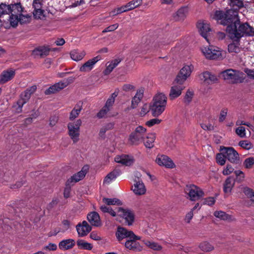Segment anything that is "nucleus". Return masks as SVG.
<instances>
[{
  "label": "nucleus",
  "mask_w": 254,
  "mask_h": 254,
  "mask_svg": "<svg viewBox=\"0 0 254 254\" xmlns=\"http://www.w3.org/2000/svg\"><path fill=\"white\" fill-rule=\"evenodd\" d=\"M214 17L220 21L221 24L227 25L226 33L233 41H239L243 37L254 36V28L248 23L240 24L236 12L230 10L225 14L221 10H218L215 12Z\"/></svg>",
  "instance_id": "obj_1"
},
{
  "label": "nucleus",
  "mask_w": 254,
  "mask_h": 254,
  "mask_svg": "<svg viewBox=\"0 0 254 254\" xmlns=\"http://www.w3.org/2000/svg\"><path fill=\"white\" fill-rule=\"evenodd\" d=\"M9 21L10 25L13 27L17 26L18 23L21 24L29 23L31 16L28 14L24 7L20 3L9 4Z\"/></svg>",
  "instance_id": "obj_2"
},
{
  "label": "nucleus",
  "mask_w": 254,
  "mask_h": 254,
  "mask_svg": "<svg viewBox=\"0 0 254 254\" xmlns=\"http://www.w3.org/2000/svg\"><path fill=\"white\" fill-rule=\"evenodd\" d=\"M167 100L166 95L162 93H158L154 97L152 104L150 105V110L154 117L161 115L165 111Z\"/></svg>",
  "instance_id": "obj_3"
},
{
  "label": "nucleus",
  "mask_w": 254,
  "mask_h": 254,
  "mask_svg": "<svg viewBox=\"0 0 254 254\" xmlns=\"http://www.w3.org/2000/svg\"><path fill=\"white\" fill-rule=\"evenodd\" d=\"M146 128L141 126L135 127L129 135L128 141L132 145H138L142 142L146 134Z\"/></svg>",
  "instance_id": "obj_4"
},
{
  "label": "nucleus",
  "mask_w": 254,
  "mask_h": 254,
  "mask_svg": "<svg viewBox=\"0 0 254 254\" xmlns=\"http://www.w3.org/2000/svg\"><path fill=\"white\" fill-rule=\"evenodd\" d=\"M82 124L80 119L69 122L67 125L68 135L74 143L79 140L80 127Z\"/></svg>",
  "instance_id": "obj_5"
},
{
  "label": "nucleus",
  "mask_w": 254,
  "mask_h": 254,
  "mask_svg": "<svg viewBox=\"0 0 254 254\" xmlns=\"http://www.w3.org/2000/svg\"><path fill=\"white\" fill-rule=\"evenodd\" d=\"M223 78L231 83H241L244 80L243 73L232 69L226 70L221 72Z\"/></svg>",
  "instance_id": "obj_6"
},
{
  "label": "nucleus",
  "mask_w": 254,
  "mask_h": 254,
  "mask_svg": "<svg viewBox=\"0 0 254 254\" xmlns=\"http://www.w3.org/2000/svg\"><path fill=\"white\" fill-rule=\"evenodd\" d=\"M201 52L205 57L209 60H217L222 58L221 51L218 47L212 46L203 47Z\"/></svg>",
  "instance_id": "obj_7"
},
{
  "label": "nucleus",
  "mask_w": 254,
  "mask_h": 254,
  "mask_svg": "<svg viewBox=\"0 0 254 254\" xmlns=\"http://www.w3.org/2000/svg\"><path fill=\"white\" fill-rule=\"evenodd\" d=\"M186 192L191 201H196L204 195V192L199 187L194 185L187 186Z\"/></svg>",
  "instance_id": "obj_8"
},
{
  "label": "nucleus",
  "mask_w": 254,
  "mask_h": 254,
  "mask_svg": "<svg viewBox=\"0 0 254 254\" xmlns=\"http://www.w3.org/2000/svg\"><path fill=\"white\" fill-rule=\"evenodd\" d=\"M36 89V86H32L20 94V99L17 102V105L18 106L17 110L18 112L21 111L23 105L29 101L31 94L35 92Z\"/></svg>",
  "instance_id": "obj_9"
},
{
  "label": "nucleus",
  "mask_w": 254,
  "mask_h": 254,
  "mask_svg": "<svg viewBox=\"0 0 254 254\" xmlns=\"http://www.w3.org/2000/svg\"><path fill=\"white\" fill-rule=\"evenodd\" d=\"M193 69L191 64L185 65L180 70L175 79L177 83L184 84L189 77Z\"/></svg>",
  "instance_id": "obj_10"
},
{
  "label": "nucleus",
  "mask_w": 254,
  "mask_h": 254,
  "mask_svg": "<svg viewBox=\"0 0 254 254\" xmlns=\"http://www.w3.org/2000/svg\"><path fill=\"white\" fill-rule=\"evenodd\" d=\"M220 151H223L227 159L232 163L238 164L240 162V156L238 152L231 147H222Z\"/></svg>",
  "instance_id": "obj_11"
},
{
  "label": "nucleus",
  "mask_w": 254,
  "mask_h": 254,
  "mask_svg": "<svg viewBox=\"0 0 254 254\" xmlns=\"http://www.w3.org/2000/svg\"><path fill=\"white\" fill-rule=\"evenodd\" d=\"M185 88L184 84L177 83L175 79L172 86L171 87L169 97L171 100H173L179 97Z\"/></svg>",
  "instance_id": "obj_12"
},
{
  "label": "nucleus",
  "mask_w": 254,
  "mask_h": 254,
  "mask_svg": "<svg viewBox=\"0 0 254 254\" xmlns=\"http://www.w3.org/2000/svg\"><path fill=\"white\" fill-rule=\"evenodd\" d=\"M89 170L88 165L84 166L81 171L71 176L66 182V186L70 185L72 183H75L84 178Z\"/></svg>",
  "instance_id": "obj_13"
},
{
  "label": "nucleus",
  "mask_w": 254,
  "mask_h": 254,
  "mask_svg": "<svg viewBox=\"0 0 254 254\" xmlns=\"http://www.w3.org/2000/svg\"><path fill=\"white\" fill-rule=\"evenodd\" d=\"M118 241H120L124 239L136 238L139 239V237L136 236L132 231H128L123 227H118L116 233Z\"/></svg>",
  "instance_id": "obj_14"
},
{
  "label": "nucleus",
  "mask_w": 254,
  "mask_h": 254,
  "mask_svg": "<svg viewBox=\"0 0 254 254\" xmlns=\"http://www.w3.org/2000/svg\"><path fill=\"white\" fill-rule=\"evenodd\" d=\"M155 162L159 166L167 168H173L175 167V165L172 159L165 155H158Z\"/></svg>",
  "instance_id": "obj_15"
},
{
  "label": "nucleus",
  "mask_w": 254,
  "mask_h": 254,
  "mask_svg": "<svg viewBox=\"0 0 254 254\" xmlns=\"http://www.w3.org/2000/svg\"><path fill=\"white\" fill-rule=\"evenodd\" d=\"M133 193L136 195H142L146 192V187L143 182L138 178L134 181V184L132 187Z\"/></svg>",
  "instance_id": "obj_16"
},
{
  "label": "nucleus",
  "mask_w": 254,
  "mask_h": 254,
  "mask_svg": "<svg viewBox=\"0 0 254 254\" xmlns=\"http://www.w3.org/2000/svg\"><path fill=\"white\" fill-rule=\"evenodd\" d=\"M118 215L124 218L128 225H131L134 221V215L129 210L119 208Z\"/></svg>",
  "instance_id": "obj_17"
},
{
  "label": "nucleus",
  "mask_w": 254,
  "mask_h": 254,
  "mask_svg": "<svg viewBox=\"0 0 254 254\" xmlns=\"http://www.w3.org/2000/svg\"><path fill=\"white\" fill-rule=\"evenodd\" d=\"M101 59L100 56H96L85 63L80 66L79 70L81 72L89 71L93 69L96 63Z\"/></svg>",
  "instance_id": "obj_18"
},
{
  "label": "nucleus",
  "mask_w": 254,
  "mask_h": 254,
  "mask_svg": "<svg viewBox=\"0 0 254 254\" xmlns=\"http://www.w3.org/2000/svg\"><path fill=\"white\" fill-rule=\"evenodd\" d=\"M78 235L79 237L86 236L91 230V227L86 221L79 223L76 226Z\"/></svg>",
  "instance_id": "obj_19"
},
{
  "label": "nucleus",
  "mask_w": 254,
  "mask_h": 254,
  "mask_svg": "<svg viewBox=\"0 0 254 254\" xmlns=\"http://www.w3.org/2000/svg\"><path fill=\"white\" fill-rule=\"evenodd\" d=\"M139 239L136 238H129L125 243V246L126 248L130 250L134 251H141L142 250V247L140 245L139 243L136 241L140 240Z\"/></svg>",
  "instance_id": "obj_20"
},
{
  "label": "nucleus",
  "mask_w": 254,
  "mask_h": 254,
  "mask_svg": "<svg viewBox=\"0 0 254 254\" xmlns=\"http://www.w3.org/2000/svg\"><path fill=\"white\" fill-rule=\"evenodd\" d=\"M115 161L126 166H130L134 162L133 157L128 155H118L115 157Z\"/></svg>",
  "instance_id": "obj_21"
},
{
  "label": "nucleus",
  "mask_w": 254,
  "mask_h": 254,
  "mask_svg": "<svg viewBox=\"0 0 254 254\" xmlns=\"http://www.w3.org/2000/svg\"><path fill=\"white\" fill-rule=\"evenodd\" d=\"M55 51V49H51L49 46H41L35 48L33 50L32 55L35 57L38 56H47L51 51Z\"/></svg>",
  "instance_id": "obj_22"
},
{
  "label": "nucleus",
  "mask_w": 254,
  "mask_h": 254,
  "mask_svg": "<svg viewBox=\"0 0 254 254\" xmlns=\"http://www.w3.org/2000/svg\"><path fill=\"white\" fill-rule=\"evenodd\" d=\"M197 27L200 35L208 41L207 34L211 30L209 24L204 21H199L197 24Z\"/></svg>",
  "instance_id": "obj_23"
},
{
  "label": "nucleus",
  "mask_w": 254,
  "mask_h": 254,
  "mask_svg": "<svg viewBox=\"0 0 254 254\" xmlns=\"http://www.w3.org/2000/svg\"><path fill=\"white\" fill-rule=\"evenodd\" d=\"M144 90L143 88H140L137 90L135 95L132 97L130 108L135 109L140 103L143 97Z\"/></svg>",
  "instance_id": "obj_24"
},
{
  "label": "nucleus",
  "mask_w": 254,
  "mask_h": 254,
  "mask_svg": "<svg viewBox=\"0 0 254 254\" xmlns=\"http://www.w3.org/2000/svg\"><path fill=\"white\" fill-rule=\"evenodd\" d=\"M200 78L204 84H212L217 80V77L215 75L211 74L208 71L203 72L200 75Z\"/></svg>",
  "instance_id": "obj_25"
},
{
  "label": "nucleus",
  "mask_w": 254,
  "mask_h": 254,
  "mask_svg": "<svg viewBox=\"0 0 254 254\" xmlns=\"http://www.w3.org/2000/svg\"><path fill=\"white\" fill-rule=\"evenodd\" d=\"M15 75V70L9 69L4 70L0 75V84H3L10 80Z\"/></svg>",
  "instance_id": "obj_26"
},
{
  "label": "nucleus",
  "mask_w": 254,
  "mask_h": 254,
  "mask_svg": "<svg viewBox=\"0 0 254 254\" xmlns=\"http://www.w3.org/2000/svg\"><path fill=\"white\" fill-rule=\"evenodd\" d=\"M229 5L231 7L230 9L227 10L225 12L221 11L224 14H227L228 12L230 10L238 13V10L244 7L243 1L241 0H230ZM237 14H238V13Z\"/></svg>",
  "instance_id": "obj_27"
},
{
  "label": "nucleus",
  "mask_w": 254,
  "mask_h": 254,
  "mask_svg": "<svg viewBox=\"0 0 254 254\" xmlns=\"http://www.w3.org/2000/svg\"><path fill=\"white\" fill-rule=\"evenodd\" d=\"M87 218L89 223L92 226L99 227L101 225L100 216L96 212L93 211L88 214Z\"/></svg>",
  "instance_id": "obj_28"
},
{
  "label": "nucleus",
  "mask_w": 254,
  "mask_h": 254,
  "mask_svg": "<svg viewBox=\"0 0 254 254\" xmlns=\"http://www.w3.org/2000/svg\"><path fill=\"white\" fill-rule=\"evenodd\" d=\"M75 244V242L73 239H64L59 243V248L62 251H66L72 249Z\"/></svg>",
  "instance_id": "obj_29"
},
{
  "label": "nucleus",
  "mask_w": 254,
  "mask_h": 254,
  "mask_svg": "<svg viewBox=\"0 0 254 254\" xmlns=\"http://www.w3.org/2000/svg\"><path fill=\"white\" fill-rule=\"evenodd\" d=\"M67 84L64 82H58L54 85L50 86L45 91V93L46 95H49L52 93H55L57 91L64 88L66 86Z\"/></svg>",
  "instance_id": "obj_30"
},
{
  "label": "nucleus",
  "mask_w": 254,
  "mask_h": 254,
  "mask_svg": "<svg viewBox=\"0 0 254 254\" xmlns=\"http://www.w3.org/2000/svg\"><path fill=\"white\" fill-rule=\"evenodd\" d=\"M156 138V135L154 133H148L146 134L145 138L143 141L146 147L151 148L154 146V142Z\"/></svg>",
  "instance_id": "obj_31"
},
{
  "label": "nucleus",
  "mask_w": 254,
  "mask_h": 254,
  "mask_svg": "<svg viewBox=\"0 0 254 254\" xmlns=\"http://www.w3.org/2000/svg\"><path fill=\"white\" fill-rule=\"evenodd\" d=\"M85 55L86 52L83 50H73L70 53L71 58L76 62L81 60Z\"/></svg>",
  "instance_id": "obj_32"
},
{
  "label": "nucleus",
  "mask_w": 254,
  "mask_h": 254,
  "mask_svg": "<svg viewBox=\"0 0 254 254\" xmlns=\"http://www.w3.org/2000/svg\"><path fill=\"white\" fill-rule=\"evenodd\" d=\"M235 179L232 177H229L226 180L224 184L223 190L225 193H229L231 191L235 185Z\"/></svg>",
  "instance_id": "obj_33"
},
{
  "label": "nucleus",
  "mask_w": 254,
  "mask_h": 254,
  "mask_svg": "<svg viewBox=\"0 0 254 254\" xmlns=\"http://www.w3.org/2000/svg\"><path fill=\"white\" fill-rule=\"evenodd\" d=\"M121 174V172L118 170H115L108 174L104 180V183L109 184L112 181L116 179V178Z\"/></svg>",
  "instance_id": "obj_34"
},
{
  "label": "nucleus",
  "mask_w": 254,
  "mask_h": 254,
  "mask_svg": "<svg viewBox=\"0 0 254 254\" xmlns=\"http://www.w3.org/2000/svg\"><path fill=\"white\" fill-rule=\"evenodd\" d=\"M120 61L117 59L112 61L111 62L107 64L106 68L104 71L105 75H108L120 63Z\"/></svg>",
  "instance_id": "obj_35"
},
{
  "label": "nucleus",
  "mask_w": 254,
  "mask_h": 254,
  "mask_svg": "<svg viewBox=\"0 0 254 254\" xmlns=\"http://www.w3.org/2000/svg\"><path fill=\"white\" fill-rule=\"evenodd\" d=\"M142 1V0H132L124 5V6L127 11H128L138 7L141 4Z\"/></svg>",
  "instance_id": "obj_36"
},
{
  "label": "nucleus",
  "mask_w": 254,
  "mask_h": 254,
  "mask_svg": "<svg viewBox=\"0 0 254 254\" xmlns=\"http://www.w3.org/2000/svg\"><path fill=\"white\" fill-rule=\"evenodd\" d=\"M189 11L187 6H183L178 10L176 13V18L178 20L183 19L187 16Z\"/></svg>",
  "instance_id": "obj_37"
},
{
  "label": "nucleus",
  "mask_w": 254,
  "mask_h": 254,
  "mask_svg": "<svg viewBox=\"0 0 254 254\" xmlns=\"http://www.w3.org/2000/svg\"><path fill=\"white\" fill-rule=\"evenodd\" d=\"M82 108V105L80 103L77 104L71 111L69 118V120L73 121L79 115Z\"/></svg>",
  "instance_id": "obj_38"
},
{
  "label": "nucleus",
  "mask_w": 254,
  "mask_h": 254,
  "mask_svg": "<svg viewBox=\"0 0 254 254\" xmlns=\"http://www.w3.org/2000/svg\"><path fill=\"white\" fill-rule=\"evenodd\" d=\"M77 245L79 249L82 250H91L93 248V246L91 244L83 240H78L77 241Z\"/></svg>",
  "instance_id": "obj_39"
},
{
  "label": "nucleus",
  "mask_w": 254,
  "mask_h": 254,
  "mask_svg": "<svg viewBox=\"0 0 254 254\" xmlns=\"http://www.w3.org/2000/svg\"><path fill=\"white\" fill-rule=\"evenodd\" d=\"M118 94L116 92H114L111 94V95L109 97V98L107 100L104 107L105 108H107L109 109L110 110H111L112 106H113L116 97L117 96Z\"/></svg>",
  "instance_id": "obj_40"
},
{
  "label": "nucleus",
  "mask_w": 254,
  "mask_h": 254,
  "mask_svg": "<svg viewBox=\"0 0 254 254\" xmlns=\"http://www.w3.org/2000/svg\"><path fill=\"white\" fill-rule=\"evenodd\" d=\"M143 242L146 246L153 250L160 251L162 249V247L157 243L147 240H144Z\"/></svg>",
  "instance_id": "obj_41"
},
{
  "label": "nucleus",
  "mask_w": 254,
  "mask_h": 254,
  "mask_svg": "<svg viewBox=\"0 0 254 254\" xmlns=\"http://www.w3.org/2000/svg\"><path fill=\"white\" fill-rule=\"evenodd\" d=\"M9 8H10L9 4H6L4 3L0 4V17L3 16L5 15H9Z\"/></svg>",
  "instance_id": "obj_42"
},
{
  "label": "nucleus",
  "mask_w": 254,
  "mask_h": 254,
  "mask_svg": "<svg viewBox=\"0 0 254 254\" xmlns=\"http://www.w3.org/2000/svg\"><path fill=\"white\" fill-rule=\"evenodd\" d=\"M114 124L112 123H108L103 126L100 129L99 132V135L101 137L104 136L106 132L109 130H111L113 128Z\"/></svg>",
  "instance_id": "obj_43"
},
{
  "label": "nucleus",
  "mask_w": 254,
  "mask_h": 254,
  "mask_svg": "<svg viewBox=\"0 0 254 254\" xmlns=\"http://www.w3.org/2000/svg\"><path fill=\"white\" fill-rule=\"evenodd\" d=\"M228 51L231 53H238L240 52L241 48L238 43H233L228 45Z\"/></svg>",
  "instance_id": "obj_44"
},
{
  "label": "nucleus",
  "mask_w": 254,
  "mask_h": 254,
  "mask_svg": "<svg viewBox=\"0 0 254 254\" xmlns=\"http://www.w3.org/2000/svg\"><path fill=\"white\" fill-rule=\"evenodd\" d=\"M221 153H218L216 155V161L217 164L221 166L224 165L226 163V159L227 158L225 156V154H224L223 151Z\"/></svg>",
  "instance_id": "obj_45"
},
{
  "label": "nucleus",
  "mask_w": 254,
  "mask_h": 254,
  "mask_svg": "<svg viewBox=\"0 0 254 254\" xmlns=\"http://www.w3.org/2000/svg\"><path fill=\"white\" fill-rule=\"evenodd\" d=\"M103 201L108 205H121L122 204L121 201L117 198H104Z\"/></svg>",
  "instance_id": "obj_46"
},
{
  "label": "nucleus",
  "mask_w": 254,
  "mask_h": 254,
  "mask_svg": "<svg viewBox=\"0 0 254 254\" xmlns=\"http://www.w3.org/2000/svg\"><path fill=\"white\" fill-rule=\"evenodd\" d=\"M228 113V109L227 108H223L221 110L218 119L219 122L222 123L226 120Z\"/></svg>",
  "instance_id": "obj_47"
},
{
  "label": "nucleus",
  "mask_w": 254,
  "mask_h": 254,
  "mask_svg": "<svg viewBox=\"0 0 254 254\" xmlns=\"http://www.w3.org/2000/svg\"><path fill=\"white\" fill-rule=\"evenodd\" d=\"M33 16L36 19H42L45 18V11L43 9L40 10H34L33 12Z\"/></svg>",
  "instance_id": "obj_48"
},
{
  "label": "nucleus",
  "mask_w": 254,
  "mask_h": 254,
  "mask_svg": "<svg viewBox=\"0 0 254 254\" xmlns=\"http://www.w3.org/2000/svg\"><path fill=\"white\" fill-rule=\"evenodd\" d=\"M239 145L240 146L242 147L244 149L247 150H250L253 148V145L252 143H251L248 140H242L239 142Z\"/></svg>",
  "instance_id": "obj_49"
},
{
  "label": "nucleus",
  "mask_w": 254,
  "mask_h": 254,
  "mask_svg": "<svg viewBox=\"0 0 254 254\" xmlns=\"http://www.w3.org/2000/svg\"><path fill=\"white\" fill-rule=\"evenodd\" d=\"M193 94L194 93L192 91L190 90H187L184 97V102L186 104H189L190 103L193 97Z\"/></svg>",
  "instance_id": "obj_50"
},
{
  "label": "nucleus",
  "mask_w": 254,
  "mask_h": 254,
  "mask_svg": "<svg viewBox=\"0 0 254 254\" xmlns=\"http://www.w3.org/2000/svg\"><path fill=\"white\" fill-rule=\"evenodd\" d=\"M254 165V158L251 157L246 158L244 162V166L247 169H250L252 168Z\"/></svg>",
  "instance_id": "obj_51"
},
{
  "label": "nucleus",
  "mask_w": 254,
  "mask_h": 254,
  "mask_svg": "<svg viewBox=\"0 0 254 254\" xmlns=\"http://www.w3.org/2000/svg\"><path fill=\"white\" fill-rule=\"evenodd\" d=\"M214 215L216 217L222 220H227L229 218V215L222 211H215Z\"/></svg>",
  "instance_id": "obj_52"
},
{
  "label": "nucleus",
  "mask_w": 254,
  "mask_h": 254,
  "mask_svg": "<svg viewBox=\"0 0 254 254\" xmlns=\"http://www.w3.org/2000/svg\"><path fill=\"white\" fill-rule=\"evenodd\" d=\"M200 249L206 252H208L213 249V247L208 242H204L199 245Z\"/></svg>",
  "instance_id": "obj_53"
},
{
  "label": "nucleus",
  "mask_w": 254,
  "mask_h": 254,
  "mask_svg": "<svg viewBox=\"0 0 254 254\" xmlns=\"http://www.w3.org/2000/svg\"><path fill=\"white\" fill-rule=\"evenodd\" d=\"M127 12V10L125 9L124 5L116 8H115L110 12V14L115 16L123 12Z\"/></svg>",
  "instance_id": "obj_54"
},
{
  "label": "nucleus",
  "mask_w": 254,
  "mask_h": 254,
  "mask_svg": "<svg viewBox=\"0 0 254 254\" xmlns=\"http://www.w3.org/2000/svg\"><path fill=\"white\" fill-rule=\"evenodd\" d=\"M236 134L242 138H244L246 136V132L245 128L244 127L241 126L236 129Z\"/></svg>",
  "instance_id": "obj_55"
},
{
  "label": "nucleus",
  "mask_w": 254,
  "mask_h": 254,
  "mask_svg": "<svg viewBox=\"0 0 254 254\" xmlns=\"http://www.w3.org/2000/svg\"><path fill=\"white\" fill-rule=\"evenodd\" d=\"M150 110V106H149L147 104H144L140 109V111L139 112V115L140 116H145L147 113L149 112Z\"/></svg>",
  "instance_id": "obj_56"
},
{
  "label": "nucleus",
  "mask_w": 254,
  "mask_h": 254,
  "mask_svg": "<svg viewBox=\"0 0 254 254\" xmlns=\"http://www.w3.org/2000/svg\"><path fill=\"white\" fill-rule=\"evenodd\" d=\"M244 192L252 201H254V191L252 189L246 188L244 189Z\"/></svg>",
  "instance_id": "obj_57"
},
{
  "label": "nucleus",
  "mask_w": 254,
  "mask_h": 254,
  "mask_svg": "<svg viewBox=\"0 0 254 254\" xmlns=\"http://www.w3.org/2000/svg\"><path fill=\"white\" fill-rule=\"evenodd\" d=\"M110 110L106 108L105 107H103V108L98 112V113L97 115V116L99 118H102L105 117L107 114L110 111Z\"/></svg>",
  "instance_id": "obj_58"
},
{
  "label": "nucleus",
  "mask_w": 254,
  "mask_h": 254,
  "mask_svg": "<svg viewBox=\"0 0 254 254\" xmlns=\"http://www.w3.org/2000/svg\"><path fill=\"white\" fill-rule=\"evenodd\" d=\"M34 10L42 9V0H34L33 2Z\"/></svg>",
  "instance_id": "obj_59"
},
{
  "label": "nucleus",
  "mask_w": 254,
  "mask_h": 254,
  "mask_svg": "<svg viewBox=\"0 0 254 254\" xmlns=\"http://www.w3.org/2000/svg\"><path fill=\"white\" fill-rule=\"evenodd\" d=\"M160 122L161 120L158 119H153L146 122V125L149 127H151L155 125L160 124Z\"/></svg>",
  "instance_id": "obj_60"
},
{
  "label": "nucleus",
  "mask_w": 254,
  "mask_h": 254,
  "mask_svg": "<svg viewBox=\"0 0 254 254\" xmlns=\"http://www.w3.org/2000/svg\"><path fill=\"white\" fill-rule=\"evenodd\" d=\"M119 27V24L118 23L114 24L111 25L107 28H106L103 31V33H106L108 32H111L117 29Z\"/></svg>",
  "instance_id": "obj_61"
},
{
  "label": "nucleus",
  "mask_w": 254,
  "mask_h": 254,
  "mask_svg": "<svg viewBox=\"0 0 254 254\" xmlns=\"http://www.w3.org/2000/svg\"><path fill=\"white\" fill-rule=\"evenodd\" d=\"M122 89L126 92L133 91L135 89V86L131 84H126L123 86Z\"/></svg>",
  "instance_id": "obj_62"
},
{
  "label": "nucleus",
  "mask_w": 254,
  "mask_h": 254,
  "mask_svg": "<svg viewBox=\"0 0 254 254\" xmlns=\"http://www.w3.org/2000/svg\"><path fill=\"white\" fill-rule=\"evenodd\" d=\"M215 202V199L213 197H209L206 198L204 199V201L203 202V204H206L208 205H212L214 204Z\"/></svg>",
  "instance_id": "obj_63"
},
{
  "label": "nucleus",
  "mask_w": 254,
  "mask_h": 254,
  "mask_svg": "<svg viewBox=\"0 0 254 254\" xmlns=\"http://www.w3.org/2000/svg\"><path fill=\"white\" fill-rule=\"evenodd\" d=\"M244 71L249 78L254 80V69L247 68L245 69Z\"/></svg>",
  "instance_id": "obj_64"
}]
</instances>
